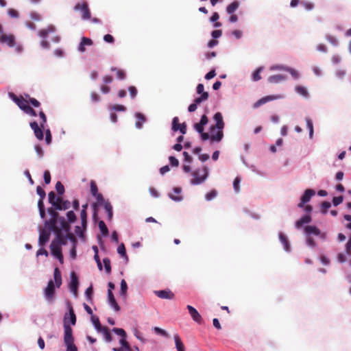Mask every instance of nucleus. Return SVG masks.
Segmentation results:
<instances>
[{"label": "nucleus", "instance_id": "obj_15", "mask_svg": "<svg viewBox=\"0 0 351 351\" xmlns=\"http://www.w3.org/2000/svg\"><path fill=\"white\" fill-rule=\"evenodd\" d=\"M50 233L44 229L40 230L38 243L40 246L44 245L49 239Z\"/></svg>", "mask_w": 351, "mask_h": 351}, {"label": "nucleus", "instance_id": "obj_31", "mask_svg": "<svg viewBox=\"0 0 351 351\" xmlns=\"http://www.w3.org/2000/svg\"><path fill=\"white\" fill-rule=\"evenodd\" d=\"M284 80V76L282 75H274L269 77V82L271 83H278Z\"/></svg>", "mask_w": 351, "mask_h": 351}, {"label": "nucleus", "instance_id": "obj_54", "mask_svg": "<svg viewBox=\"0 0 351 351\" xmlns=\"http://www.w3.org/2000/svg\"><path fill=\"white\" fill-rule=\"evenodd\" d=\"M154 330L156 333H158V334H159L160 335H162L164 337H169V334L165 330H163V329H162V328H160L159 327H154Z\"/></svg>", "mask_w": 351, "mask_h": 351}, {"label": "nucleus", "instance_id": "obj_35", "mask_svg": "<svg viewBox=\"0 0 351 351\" xmlns=\"http://www.w3.org/2000/svg\"><path fill=\"white\" fill-rule=\"evenodd\" d=\"M98 225L102 234L104 236L107 235L108 234V230L104 221H99Z\"/></svg>", "mask_w": 351, "mask_h": 351}, {"label": "nucleus", "instance_id": "obj_30", "mask_svg": "<svg viewBox=\"0 0 351 351\" xmlns=\"http://www.w3.org/2000/svg\"><path fill=\"white\" fill-rule=\"evenodd\" d=\"M99 332H101L103 333L106 341L110 342L112 341L111 334L107 327L104 326V328L101 330Z\"/></svg>", "mask_w": 351, "mask_h": 351}, {"label": "nucleus", "instance_id": "obj_25", "mask_svg": "<svg viewBox=\"0 0 351 351\" xmlns=\"http://www.w3.org/2000/svg\"><path fill=\"white\" fill-rule=\"evenodd\" d=\"M104 207L108 213V217L109 219H111L112 217V206L109 202H105L104 203Z\"/></svg>", "mask_w": 351, "mask_h": 351}, {"label": "nucleus", "instance_id": "obj_37", "mask_svg": "<svg viewBox=\"0 0 351 351\" xmlns=\"http://www.w3.org/2000/svg\"><path fill=\"white\" fill-rule=\"evenodd\" d=\"M80 217L82 220V225L84 228H86L87 224V213L86 210H81Z\"/></svg>", "mask_w": 351, "mask_h": 351}, {"label": "nucleus", "instance_id": "obj_56", "mask_svg": "<svg viewBox=\"0 0 351 351\" xmlns=\"http://www.w3.org/2000/svg\"><path fill=\"white\" fill-rule=\"evenodd\" d=\"M110 108L114 111H125L126 110V108L121 104L113 105Z\"/></svg>", "mask_w": 351, "mask_h": 351}, {"label": "nucleus", "instance_id": "obj_7", "mask_svg": "<svg viewBox=\"0 0 351 351\" xmlns=\"http://www.w3.org/2000/svg\"><path fill=\"white\" fill-rule=\"evenodd\" d=\"M74 10L76 11L82 12V19L84 20H87L90 19V11L88 8V3L86 2L77 3L75 7Z\"/></svg>", "mask_w": 351, "mask_h": 351}, {"label": "nucleus", "instance_id": "obj_60", "mask_svg": "<svg viewBox=\"0 0 351 351\" xmlns=\"http://www.w3.org/2000/svg\"><path fill=\"white\" fill-rule=\"evenodd\" d=\"M343 196L335 197H333V199H332L333 205L337 206L339 205L340 204H341L343 202Z\"/></svg>", "mask_w": 351, "mask_h": 351}, {"label": "nucleus", "instance_id": "obj_61", "mask_svg": "<svg viewBox=\"0 0 351 351\" xmlns=\"http://www.w3.org/2000/svg\"><path fill=\"white\" fill-rule=\"evenodd\" d=\"M240 182H241V179L239 177H237L233 182V187L236 192L239 191Z\"/></svg>", "mask_w": 351, "mask_h": 351}, {"label": "nucleus", "instance_id": "obj_28", "mask_svg": "<svg viewBox=\"0 0 351 351\" xmlns=\"http://www.w3.org/2000/svg\"><path fill=\"white\" fill-rule=\"evenodd\" d=\"M49 197V202L56 208V204H58V201L57 200V197L53 191H51L48 194Z\"/></svg>", "mask_w": 351, "mask_h": 351}, {"label": "nucleus", "instance_id": "obj_1", "mask_svg": "<svg viewBox=\"0 0 351 351\" xmlns=\"http://www.w3.org/2000/svg\"><path fill=\"white\" fill-rule=\"evenodd\" d=\"M62 274L58 267L54 269L53 280H50L43 290L44 297L49 303H53L55 300L56 288L59 289L62 285Z\"/></svg>", "mask_w": 351, "mask_h": 351}, {"label": "nucleus", "instance_id": "obj_36", "mask_svg": "<svg viewBox=\"0 0 351 351\" xmlns=\"http://www.w3.org/2000/svg\"><path fill=\"white\" fill-rule=\"evenodd\" d=\"M119 343L121 345V348H123V350H125V351H131L130 344L126 341L125 337L121 338L120 339V341H119Z\"/></svg>", "mask_w": 351, "mask_h": 351}, {"label": "nucleus", "instance_id": "obj_50", "mask_svg": "<svg viewBox=\"0 0 351 351\" xmlns=\"http://www.w3.org/2000/svg\"><path fill=\"white\" fill-rule=\"evenodd\" d=\"M331 206V204L329 202L324 201L322 204V212L324 214H326L328 211V209Z\"/></svg>", "mask_w": 351, "mask_h": 351}, {"label": "nucleus", "instance_id": "obj_4", "mask_svg": "<svg viewBox=\"0 0 351 351\" xmlns=\"http://www.w3.org/2000/svg\"><path fill=\"white\" fill-rule=\"evenodd\" d=\"M0 43L6 44L10 47H15V51L20 53L23 50L21 45H17L15 37L13 34H1L0 36Z\"/></svg>", "mask_w": 351, "mask_h": 351}, {"label": "nucleus", "instance_id": "obj_57", "mask_svg": "<svg viewBox=\"0 0 351 351\" xmlns=\"http://www.w3.org/2000/svg\"><path fill=\"white\" fill-rule=\"evenodd\" d=\"M287 71L289 72V73L292 75V77L295 80L298 79L299 77H300V75H299L298 72L297 71H295V69L287 67Z\"/></svg>", "mask_w": 351, "mask_h": 351}, {"label": "nucleus", "instance_id": "obj_2", "mask_svg": "<svg viewBox=\"0 0 351 351\" xmlns=\"http://www.w3.org/2000/svg\"><path fill=\"white\" fill-rule=\"evenodd\" d=\"M213 118L216 123L210 127V141L212 142H220L223 137V129L225 125L222 114L219 112H216Z\"/></svg>", "mask_w": 351, "mask_h": 351}, {"label": "nucleus", "instance_id": "obj_47", "mask_svg": "<svg viewBox=\"0 0 351 351\" xmlns=\"http://www.w3.org/2000/svg\"><path fill=\"white\" fill-rule=\"evenodd\" d=\"M66 217L70 223H73L76 220V215L72 210L67 212Z\"/></svg>", "mask_w": 351, "mask_h": 351}, {"label": "nucleus", "instance_id": "obj_19", "mask_svg": "<svg viewBox=\"0 0 351 351\" xmlns=\"http://www.w3.org/2000/svg\"><path fill=\"white\" fill-rule=\"evenodd\" d=\"M304 232L307 236L314 234L318 236L321 234L320 230L314 226H306L304 228Z\"/></svg>", "mask_w": 351, "mask_h": 351}, {"label": "nucleus", "instance_id": "obj_41", "mask_svg": "<svg viewBox=\"0 0 351 351\" xmlns=\"http://www.w3.org/2000/svg\"><path fill=\"white\" fill-rule=\"evenodd\" d=\"M69 315H70V321L72 325H75L76 323V316L74 313L73 307L69 306Z\"/></svg>", "mask_w": 351, "mask_h": 351}, {"label": "nucleus", "instance_id": "obj_12", "mask_svg": "<svg viewBox=\"0 0 351 351\" xmlns=\"http://www.w3.org/2000/svg\"><path fill=\"white\" fill-rule=\"evenodd\" d=\"M154 293L158 298L162 299L172 300L175 296L174 293L169 289L155 291Z\"/></svg>", "mask_w": 351, "mask_h": 351}, {"label": "nucleus", "instance_id": "obj_53", "mask_svg": "<svg viewBox=\"0 0 351 351\" xmlns=\"http://www.w3.org/2000/svg\"><path fill=\"white\" fill-rule=\"evenodd\" d=\"M56 208H48V213L51 215V218L53 219H58L60 217L58 215V213L56 212Z\"/></svg>", "mask_w": 351, "mask_h": 351}, {"label": "nucleus", "instance_id": "obj_49", "mask_svg": "<svg viewBox=\"0 0 351 351\" xmlns=\"http://www.w3.org/2000/svg\"><path fill=\"white\" fill-rule=\"evenodd\" d=\"M261 71H262V68H258L253 73L252 79L254 81H258L259 80L261 79V77L260 75V73L261 72Z\"/></svg>", "mask_w": 351, "mask_h": 351}, {"label": "nucleus", "instance_id": "obj_18", "mask_svg": "<svg viewBox=\"0 0 351 351\" xmlns=\"http://www.w3.org/2000/svg\"><path fill=\"white\" fill-rule=\"evenodd\" d=\"M56 233V239L53 241L58 243L59 245L66 244V237L63 234L61 230L59 229L54 232Z\"/></svg>", "mask_w": 351, "mask_h": 351}, {"label": "nucleus", "instance_id": "obj_16", "mask_svg": "<svg viewBox=\"0 0 351 351\" xmlns=\"http://www.w3.org/2000/svg\"><path fill=\"white\" fill-rule=\"evenodd\" d=\"M93 44V40L90 38L86 37H82L81 39V42L78 47V50L84 53L86 51V46H91Z\"/></svg>", "mask_w": 351, "mask_h": 351}, {"label": "nucleus", "instance_id": "obj_6", "mask_svg": "<svg viewBox=\"0 0 351 351\" xmlns=\"http://www.w3.org/2000/svg\"><path fill=\"white\" fill-rule=\"evenodd\" d=\"M64 341L65 345L74 343L73 330L70 325L66 322V318L64 322Z\"/></svg>", "mask_w": 351, "mask_h": 351}, {"label": "nucleus", "instance_id": "obj_5", "mask_svg": "<svg viewBox=\"0 0 351 351\" xmlns=\"http://www.w3.org/2000/svg\"><path fill=\"white\" fill-rule=\"evenodd\" d=\"M9 97L16 104V105L23 111L26 110V108H27L29 105V101L27 100V98L26 99L23 98L22 96L18 97L13 93H9L8 94Z\"/></svg>", "mask_w": 351, "mask_h": 351}, {"label": "nucleus", "instance_id": "obj_40", "mask_svg": "<svg viewBox=\"0 0 351 351\" xmlns=\"http://www.w3.org/2000/svg\"><path fill=\"white\" fill-rule=\"evenodd\" d=\"M306 125L308 129L309 130V136L311 138L313 135V125L312 121L309 118L306 119Z\"/></svg>", "mask_w": 351, "mask_h": 351}, {"label": "nucleus", "instance_id": "obj_21", "mask_svg": "<svg viewBox=\"0 0 351 351\" xmlns=\"http://www.w3.org/2000/svg\"><path fill=\"white\" fill-rule=\"evenodd\" d=\"M173 337L177 351H185V346L178 334L174 335Z\"/></svg>", "mask_w": 351, "mask_h": 351}, {"label": "nucleus", "instance_id": "obj_17", "mask_svg": "<svg viewBox=\"0 0 351 351\" xmlns=\"http://www.w3.org/2000/svg\"><path fill=\"white\" fill-rule=\"evenodd\" d=\"M108 298L110 305L114 309V311H119L120 310V306L117 304L112 291L110 289H108Z\"/></svg>", "mask_w": 351, "mask_h": 351}, {"label": "nucleus", "instance_id": "obj_43", "mask_svg": "<svg viewBox=\"0 0 351 351\" xmlns=\"http://www.w3.org/2000/svg\"><path fill=\"white\" fill-rule=\"evenodd\" d=\"M56 189L59 195H62L64 193V187L60 182H58L56 184Z\"/></svg>", "mask_w": 351, "mask_h": 351}, {"label": "nucleus", "instance_id": "obj_26", "mask_svg": "<svg viewBox=\"0 0 351 351\" xmlns=\"http://www.w3.org/2000/svg\"><path fill=\"white\" fill-rule=\"evenodd\" d=\"M295 91L300 95L304 97H308V90L307 89L304 87V86H297L295 87Z\"/></svg>", "mask_w": 351, "mask_h": 351}, {"label": "nucleus", "instance_id": "obj_20", "mask_svg": "<svg viewBox=\"0 0 351 351\" xmlns=\"http://www.w3.org/2000/svg\"><path fill=\"white\" fill-rule=\"evenodd\" d=\"M58 220V219L50 218L48 221H45V226L51 230L56 232L59 230V228L57 226Z\"/></svg>", "mask_w": 351, "mask_h": 351}, {"label": "nucleus", "instance_id": "obj_62", "mask_svg": "<svg viewBox=\"0 0 351 351\" xmlns=\"http://www.w3.org/2000/svg\"><path fill=\"white\" fill-rule=\"evenodd\" d=\"M24 112L32 117L37 116L36 112L29 106L27 108H26V110L24 111Z\"/></svg>", "mask_w": 351, "mask_h": 351}, {"label": "nucleus", "instance_id": "obj_27", "mask_svg": "<svg viewBox=\"0 0 351 351\" xmlns=\"http://www.w3.org/2000/svg\"><path fill=\"white\" fill-rule=\"evenodd\" d=\"M58 221L60 223L61 228L63 230H64L66 232H69V230L70 229V226L63 217H60L58 218Z\"/></svg>", "mask_w": 351, "mask_h": 351}, {"label": "nucleus", "instance_id": "obj_42", "mask_svg": "<svg viewBox=\"0 0 351 351\" xmlns=\"http://www.w3.org/2000/svg\"><path fill=\"white\" fill-rule=\"evenodd\" d=\"M128 289V286L125 280L123 279L121 282V290L120 293L121 295H125L126 294Z\"/></svg>", "mask_w": 351, "mask_h": 351}, {"label": "nucleus", "instance_id": "obj_38", "mask_svg": "<svg viewBox=\"0 0 351 351\" xmlns=\"http://www.w3.org/2000/svg\"><path fill=\"white\" fill-rule=\"evenodd\" d=\"M29 101V105L32 104L34 107L38 108L40 106V103L35 98L30 97L29 95H26Z\"/></svg>", "mask_w": 351, "mask_h": 351}, {"label": "nucleus", "instance_id": "obj_10", "mask_svg": "<svg viewBox=\"0 0 351 351\" xmlns=\"http://www.w3.org/2000/svg\"><path fill=\"white\" fill-rule=\"evenodd\" d=\"M78 278L74 271H72L71 274V282L69 284V288L71 291L76 295L77 293V287H78Z\"/></svg>", "mask_w": 351, "mask_h": 351}, {"label": "nucleus", "instance_id": "obj_11", "mask_svg": "<svg viewBox=\"0 0 351 351\" xmlns=\"http://www.w3.org/2000/svg\"><path fill=\"white\" fill-rule=\"evenodd\" d=\"M189 313L190 315L191 316L192 319L198 324L202 323V317L201 315L198 313V311L192 306L187 305L186 306Z\"/></svg>", "mask_w": 351, "mask_h": 351}, {"label": "nucleus", "instance_id": "obj_33", "mask_svg": "<svg viewBox=\"0 0 351 351\" xmlns=\"http://www.w3.org/2000/svg\"><path fill=\"white\" fill-rule=\"evenodd\" d=\"M208 96L209 95H208V92L203 93V94L200 97L195 99L194 102L197 105H198V104H201L202 101L207 100L208 98Z\"/></svg>", "mask_w": 351, "mask_h": 351}, {"label": "nucleus", "instance_id": "obj_51", "mask_svg": "<svg viewBox=\"0 0 351 351\" xmlns=\"http://www.w3.org/2000/svg\"><path fill=\"white\" fill-rule=\"evenodd\" d=\"M217 191L215 190H212L210 192L208 193L205 197L207 201H210L214 199L217 196Z\"/></svg>", "mask_w": 351, "mask_h": 351}, {"label": "nucleus", "instance_id": "obj_8", "mask_svg": "<svg viewBox=\"0 0 351 351\" xmlns=\"http://www.w3.org/2000/svg\"><path fill=\"white\" fill-rule=\"evenodd\" d=\"M61 245H59L58 243H57L55 241H52L50 245V248L51 251V254L56 256L59 261L62 263H63V255L62 253V249Z\"/></svg>", "mask_w": 351, "mask_h": 351}, {"label": "nucleus", "instance_id": "obj_32", "mask_svg": "<svg viewBox=\"0 0 351 351\" xmlns=\"http://www.w3.org/2000/svg\"><path fill=\"white\" fill-rule=\"evenodd\" d=\"M111 71H116L117 77L119 80H123L125 77V73L123 70L118 69L115 67H112Z\"/></svg>", "mask_w": 351, "mask_h": 351}, {"label": "nucleus", "instance_id": "obj_45", "mask_svg": "<svg viewBox=\"0 0 351 351\" xmlns=\"http://www.w3.org/2000/svg\"><path fill=\"white\" fill-rule=\"evenodd\" d=\"M180 125L181 124L179 123V119H178V117H175L173 119V121H172V130L173 131H178L179 127L180 126Z\"/></svg>", "mask_w": 351, "mask_h": 351}, {"label": "nucleus", "instance_id": "obj_44", "mask_svg": "<svg viewBox=\"0 0 351 351\" xmlns=\"http://www.w3.org/2000/svg\"><path fill=\"white\" fill-rule=\"evenodd\" d=\"M112 331L117 335L121 337V338L126 337V332L123 328H114Z\"/></svg>", "mask_w": 351, "mask_h": 351}, {"label": "nucleus", "instance_id": "obj_13", "mask_svg": "<svg viewBox=\"0 0 351 351\" xmlns=\"http://www.w3.org/2000/svg\"><path fill=\"white\" fill-rule=\"evenodd\" d=\"M315 194L313 189H306L301 197V202L298 204L299 207H303L304 204L310 201L311 198Z\"/></svg>", "mask_w": 351, "mask_h": 351}, {"label": "nucleus", "instance_id": "obj_23", "mask_svg": "<svg viewBox=\"0 0 351 351\" xmlns=\"http://www.w3.org/2000/svg\"><path fill=\"white\" fill-rule=\"evenodd\" d=\"M311 220L312 219L310 215H304L296 222V226L297 227L302 226L304 223H310Z\"/></svg>", "mask_w": 351, "mask_h": 351}, {"label": "nucleus", "instance_id": "obj_3", "mask_svg": "<svg viewBox=\"0 0 351 351\" xmlns=\"http://www.w3.org/2000/svg\"><path fill=\"white\" fill-rule=\"evenodd\" d=\"M193 178L191 180V184L193 185H199L206 181L208 178L209 173L207 166H203L202 169H196L192 173Z\"/></svg>", "mask_w": 351, "mask_h": 351}, {"label": "nucleus", "instance_id": "obj_14", "mask_svg": "<svg viewBox=\"0 0 351 351\" xmlns=\"http://www.w3.org/2000/svg\"><path fill=\"white\" fill-rule=\"evenodd\" d=\"M57 200L58 201V204H56V210H67L71 206V203L68 200H63V199L60 197H57Z\"/></svg>", "mask_w": 351, "mask_h": 351}, {"label": "nucleus", "instance_id": "obj_58", "mask_svg": "<svg viewBox=\"0 0 351 351\" xmlns=\"http://www.w3.org/2000/svg\"><path fill=\"white\" fill-rule=\"evenodd\" d=\"M8 14L12 18H18L19 16L18 11L12 8L8 9Z\"/></svg>", "mask_w": 351, "mask_h": 351}, {"label": "nucleus", "instance_id": "obj_55", "mask_svg": "<svg viewBox=\"0 0 351 351\" xmlns=\"http://www.w3.org/2000/svg\"><path fill=\"white\" fill-rule=\"evenodd\" d=\"M90 192L93 196L97 195L98 193V189L95 182H90Z\"/></svg>", "mask_w": 351, "mask_h": 351}, {"label": "nucleus", "instance_id": "obj_59", "mask_svg": "<svg viewBox=\"0 0 351 351\" xmlns=\"http://www.w3.org/2000/svg\"><path fill=\"white\" fill-rule=\"evenodd\" d=\"M43 177L45 184H49L51 182V174L48 170L44 171Z\"/></svg>", "mask_w": 351, "mask_h": 351}, {"label": "nucleus", "instance_id": "obj_63", "mask_svg": "<svg viewBox=\"0 0 351 351\" xmlns=\"http://www.w3.org/2000/svg\"><path fill=\"white\" fill-rule=\"evenodd\" d=\"M130 95L132 98H134L137 95V90L135 86H131L128 88Z\"/></svg>", "mask_w": 351, "mask_h": 351}, {"label": "nucleus", "instance_id": "obj_22", "mask_svg": "<svg viewBox=\"0 0 351 351\" xmlns=\"http://www.w3.org/2000/svg\"><path fill=\"white\" fill-rule=\"evenodd\" d=\"M239 7V2L234 1L229 4L226 8V12L229 14H233Z\"/></svg>", "mask_w": 351, "mask_h": 351}, {"label": "nucleus", "instance_id": "obj_34", "mask_svg": "<svg viewBox=\"0 0 351 351\" xmlns=\"http://www.w3.org/2000/svg\"><path fill=\"white\" fill-rule=\"evenodd\" d=\"M136 118L138 119L137 121L136 122V128L140 129L142 127L143 122H144L145 121V118L141 113H137L136 114Z\"/></svg>", "mask_w": 351, "mask_h": 351}, {"label": "nucleus", "instance_id": "obj_39", "mask_svg": "<svg viewBox=\"0 0 351 351\" xmlns=\"http://www.w3.org/2000/svg\"><path fill=\"white\" fill-rule=\"evenodd\" d=\"M103 263L104 264L106 273L110 274L111 272L110 260L108 258H105L103 259Z\"/></svg>", "mask_w": 351, "mask_h": 351}, {"label": "nucleus", "instance_id": "obj_29", "mask_svg": "<svg viewBox=\"0 0 351 351\" xmlns=\"http://www.w3.org/2000/svg\"><path fill=\"white\" fill-rule=\"evenodd\" d=\"M117 252L123 258H125L126 261L128 260V257L126 254L125 247L123 243H121L119 245L117 248Z\"/></svg>", "mask_w": 351, "mask_h": 351}, {"label": "nucleus", "instance_id": "obj_48", "mask_svg": "<svg viewBox=\"0 0 351 351\" xmlns=\"http://www.w3.org/2000/svg\"><path fill=\"white\" fill-rule=\"evenodd\" d=\"M326 39L334 46H336L338 44L337 39L332 35H326Z\"/></svg>", "mask_w": 351, "mask_h": 351}, {"label": "nucleus", "instance_id": "obj_64", "mask_svg": "<svg viewBox=\"0 0 351 351\" xmlns=\"http://www.w3.org/2000/svg\"><path fill=\"white\" fill-rule=\"evenodd\" d=\"M346 252L348 255H351V237L349 238L346 245Z\"/></svg>", "mask_w": 351, "mask_h": 351}, {"label": "nucleus", "instance_id": "obj_24", "mask_svg": "<svg viewBox=\"0 0 351 351\" xmlns=\"http://www.w3.org/2000/svg\"><path fill=\"white\" fill-rule=\"evenodd\" d=\"M91 321L93 324H94L95 328L97 331H100L104 328V326H102L100 324L99 319L97 316L92 315L91 317Z\"/></svg>", "mask_w": 351, "mask_h": 351}, {"label": "nucleus", "instance_id": "obj_9", "mask_svg": "<svg viewBox=\"0 0 351 351\" xmlns=\"http://www.w3.org/2000/svg\"><path fill=\"white\" fill-rule=\"evenodd\" d=\"M30 127L33 130L35 136L39 141H42L44 137L43 130L40 125H38V123L36 121H33L30 123Z\"/></svg>", "mask_w": 351, "mask_h": 351}, {"label": "nucleus", "instance_id": "obj_52", "mask_svg": "<svg viewBox=\"0 0 351 351\" xmlns=\"http://www.w3.org/2000/svg\"><path fill=\"white\" fill-rule=\"evenodd\" d=\"M37 194L40 196V199H45L46 196V193L45 190L40 186H38L36 188Z\"/></svg>", "mask_w": 351, "mask_h": 351}, {"label": "nucleus", "instance_id": "obj_46", "mask_svg": "<svg viewBox=\"0 0 351 351\" xmlns=\"http://www.w3.org/2000/svg\"><path fill=\"white\" fill-rule=\"evenodd\" d=\"M39 116L41 119V122L40 123V126L43 128H45V125L47 123V117L45 114V112L43 111V110H40L39 112Z\"/></svg>", "mask_w": 351, "mask_h": 351}]
</instances>
